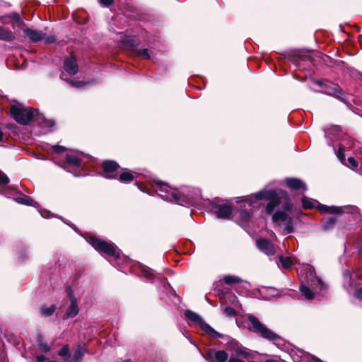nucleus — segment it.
<instances>
[{"label":"nucleus","mask_w":362,"mask_h":362,"mask_svg":"<svg viewBox=\"0 0 362 362\" xmlns=\"http://www.w3.org/2000/svg\"><path fill=\"white\" fill-rule=\"evenodd\" d=\"M9 112L13 119L21 125H28L31 122H41V117L45 119L43 114H41L37 109L31 107H23L13 105Z\"/></svg>","instance_id":"nucleus-1"},{"label":"nucleus","mask_w":362,"mask_h":362,"mask_svg":"<svg viewBox=\"0 0 362 362\" xmlns=\"http://www.w3.org/2000/svg\"><path fill=\"white\" fill-rule=\"evenodd\" d=\"M86 241L98 252L116 259L120 258V250L113 243H109L95 235H89Z\"/></svg>","instance_id":"nucleus-2"},{"label":"nucleus","mask_w":362,"mask_h":362,"mask_svg":"<svg viewBox=\"0 0 362 362\" xmlns=\"http://www.w3.org/2000/svg\"><path fill=\"white\" fill-rule=\"evenodd\" d=\"M86 241L98 252L116 259L120 258V250L113 243H109L95 235H89Z\"/></svg>","instance_id":"nucleus-3"},{"label":"nucleus","mask_w":362,"mask_h":362,"mask_svg":"<svg viewBox=\"0 0 362 362\" xmlns=\"http://www.w3.org/2000/svg\"><path fill=\"white\" fill-rule=\"evenodd\" d=\"M247 320L251 325V327H249L250 332L258 334L263 339L271 341L281 340V337L279 335L264 325L256 316L249 315Z\"/></svg>","instance_id":"nucleus-4"},{"label":"nucleus","mask_w":362,"mask_h":362,"mask_svg":"<svg viewBox=\"0 0 362 362\" xmlns=\"http://www.w3.org/2000/svg\"><path fill=\"white\" fill-rule=\"evenodd\" d=\"M256 200L265 199L269 201L265 207V212L268 215H273L276 207L281 204V197L276 190L271 189L269 190H262L254 194Z\"/></svg>","instance_id":"nucleus-5"},{"label":"nucleus","mask_w":362,"mask_h":362,"mask_svg":"<svg viewBox=\"0 0 362 362\" xmlns=\"http://www.w3.org/2000/svg\"><path fill=\"white\" fill-rule=\"evenodd\" d=\"M184 315L187 320L197 324L201 329L203 330L207 335L214 338L223 339L225 337L224 334L216 331L197 313L187 309L184 311Z\"/></svg>","instance_id":"nucleus-6"},{"label":"nucleus","mask_w":362,"mask_h":362,"mask_svg":"<svg viewBox=\"0 0 362 362\" xmlns=\"http://www.w3.org/2000/svg\"><path fill=\"white\" fill-rule=\"evenodd\" d=\"M222 202L219 198H215L209 201V206L217 218L227 219L233 213V206Z\"/></svg>","instance_id":"nucleus-7"},{"label":"nucleus","mask_w":362,"mask_h":362,"mask_svg":"<svg viewBox=\"0 0 362 362\" xmlns=\"http://www.w3.org/2000/svg\"><path fill=\"white\" fill-rule=\"evenodd\" d=\"M224 336L223 339H228L225 346L228 350L232 351L231 356H234L238 358H249L252 356L249 349L243 346L238 341L228 335Z\"/></svg>","instance_id":"nucleus-8"},{"label":"nucleus","mask_w":362,"mask_h":362,"mask_svg":"<svg viewBox=\"0 0 362 362\" xmlns=\"http://www.w3.org/2000/svg\"><path fill=\"white\" fill-rule=\"evenodd\" d=\"M102 171L98 175L108 180L117 179L118 170L121 168L119 164L114 160H105L100 164Z\"/></svg>","instance_id":"nucleus-9"},{"label":"nucleus","mask_w":362,"mask_h":362,"mask_svg":"<svg viewBox=\"0 0 362 362\" xmlns=\"http://www.w3.org/2000/svg\"><path fill=\"white\" fill-rule=\"evenodd\" d=\"M318 92L336 98L344 103H347L346 93L342 90L339 84L334 83L332 81H327L323 89Z\"/></svg>","instance_id":"nucleus-10"},{"label":"nucleus","mask_w":362,"mask_h":362,"mask_svg":"<svg viewBox=\"0 0 362 362\" xmlns=\"http://www.w3.org/2000/svg\"><path fill=\"white\" fill-rule=\"evenodd\" d=\"M272 221L274 223L279 222H286L284 230L286 233L289 234L294 232L295 223L293 217L290 216L285 211H276L272 217Z\"/></svg>","instance_id":"nucleus-11"},{"label":"nucleus","mask_w":362,"mask_h":362,"mask_svg":"<svg viewBox=\"0 0 362 362\" xmlns=\"http://www.w3.org/2000/svg\"><path fill=\"white\" fill-rule=\"evenodd\" d=\"M203 357L209 362H227L228 361V354L224 350H217L216 349H209Z\"/></svg>","instance_id":"nucleus-12"},{"label":"nucleus","mask_w":362,"mask_h":362,"mask_svg":"<svg viewBox=\"0 0 362 362\" xmlns=\"http://www.w3.org/2000/svg\"><path fill=\"white\" fill-rule=\"evenodd\" d=\"M284 184L291 190H302L303 192L308 190L306 183L300 178L286 177L284 179Z\"/></svg>","instance_id":"nucleus-13"},{"label":"nucleus","mask_w":362,"mask_h":362,"mask_svg":"<svg viewBox=\"0 0 362 362\" xmlns=\"http://www.w3.org/2000/svg\"><path fill=\"white\" fill-rule=\"evenodd\" d=\"M256 245L261 252L268 256H272L276 252L273 243L267 238H259L257 239Z\"/></svg>","instance_id":"nucleus-14"},{"label":"nucleus","mask_w":362,"mask_h":362,"mask_svg":"<svg viewBox=\"0 0 362 362\" xmlns=\"http://www.w3.org/2000/svg\"><path fill=\"white\" fill-rule=\"evenodd\" d=\"M64 69L67 73L71 75H76L78 73V66L74 52H71L70 57L64 59Z\"/></svg>","instance_id":"nucleus-15"},{"label":"nucleus","mask_w":362,"mask_h":362,"mask_svg":"<svg viewBox=\"0 0 362 362\" xmlns=\"http://www.w3.org/2000/svg\"><path fill=\"white\" fill-rule=\"evenodd\" d=\"M152 187L156 188L158 194L163 199L168 200L170 198V193L172 192L170 187L162 181H153Z\"/></svg>","instance_id":"nucleus-16"},{"label":"nucleus","mask_w":362,"mask_h":362,"mask_svg":"<svg viewBox=\"0 0 362 362\" xmlns=\"http://www.w3.org/2000/svg\"><path fill=\"white\" fill-rule=\"evenodd\" d=\"M82 159L70 154H66L65 157V163L62 165V168L67 172H71L70 168H80L82 165Z\"/></svg>","instance_id":"nucleus-17"},{"label":"nucleus","mask_w":362,"mask_h":362,"mask_svg":"<svg viewBox=\"0 0 362 362\" xmlns=\"http://www.w3.org/2000/svg\"><path fill=\"white\" fill-rule=\"evenodd\" d=\"M87 352L85 344H78L76 349L70 354L69 358H65L66 362H77L81 359Z\"/></svg>","instance_id":"nucleus-18"},{"label":"nucleus","mask_w":362,"mask_h":362,"mask_svg":"<svg viewBox=\"0 0 362 362\" xmlns=\"http://www.w3.org/2000/svg\"><path fill=\"white\" fill-rule=\"evenodd\" d=\"M280 197H281L282 210H278L277 211H285L286 214L291 212L293 209V204L291 200L288 193L285 190H281Z\"/></svg>","instance_id":"nucleus-19"},{"label":"nucleus","mask_w":362,"mask_h":362,"mask_svg":"<svg viewBox=\"0 0 362 362\" xmlns=\"http://www.w3.org/2000/svg\"><path fill=\"white\" fill-rule=\"evenodd\" d=\"M25 37H28L33 42H38L45 38L46 33L31 28H25L23 30Z\"/></svg>","instance_id":"nucleus-20"},{"label":"nucleus","mask_w":362,"mask_h":362,"mask_svg":"<svg viewBox=\"0 0 362 362\" xmlns=\"http://www.w3.org/2000/svg\"><path fill=\"white\" fill-rule=\"evenodd\" d=\"M140 40L135 37L125 35L122 39V45L127 48L130 49L132 53H134V49H136V47L139 45Z\"/></svg>","instance_id":"nucleus-21"},{"label":"nucleus","mask_w":362,"mask_h":362,"mask_svg":"<svg viewBox=\"0 0 362 362\" xmlns=\"http://www.w3.org/2000/svg\"><path fill=\"white\" fill-rule=\"evenodd\" d=\"M70 305L68 307L63 319L73 318L76 316L79 312L77 300H71Z\"/></svg>","instance_id":"nucleus-22"},{"label":"nucleus","mask_w":362,"mask_h":362,"mask_svg":"<svg viewBox=\"0 0 362 362\" xmlns=\"http://www.w3.org/2000/svg\"><path fill=\"white\" fill-rule=\"evenodd\" d=\"M120 169L124 171L119 174L118 173L117 180L122 183H130L134 180L135 177L129 170L122 168Z\"/></svg>","instance_id":"nucleus-23"},{"label":"nucleus","mask_w":362,"mask_h":362,"mask_svg":"<svg viewBox=\"0 0 362 362\" xmlns=\"http://www.w3.org/2000/svg\"><path fill=\"white\" fill-rule=\"evenodd\" d=\"M14 33L8 28L0 25V40L8 42L15 40Z\"/></svg>","instance_id":"nucleus-24"},{"label":"nucleus","mask_w":362,"mask_h":362,"mask_svg":"<svg viewBox=\"0 0 362 362\" xmlns=\"http://www.w3.org/2000/svg\"><path fill=\"white\" fill-rule=\"evenodd\" d=\"M170 198L168 199V201L174 202L175 203L182 206L187 203L185 196L179 192L172 191L170 193Z\"/></svg>","instance_id":"nucleus-25"},{"label":"nucleus","mask_w":362,"mask_h":362,"mask_svg":"<svg viewBox=\"0 0 362 362\" xmlns=\"http://www.w3.org/2000/svg\"><path fill=\"white\" fill-rule=\"evenodd\" d=\"M289 61L295 64L296 66H299L300 61H313V58L306 54H294L292 56L289 57Z\"/></svg>","instance_id":"nucleus-26"},{"label":"nucleus","mask_w":362,"mask_h":362,"mask_svg":"<svg viewBox=\"0 0 362 362\" xmlns=\"http://www.w3.org/2000/svg\"><path fill=\"white\" fill-rule=\"evenodd\" d=\"M36 342L40 350L44 353H47L50 351L51 348L47 344L42 334H38L36 338Z\"/></svg>","instance_id":"nucleus-27"},{"label":"nucleus","mask_w":362,"mask_h":362,"mask_svg":"<svg viewBox=\"0 0 362 362\" xmlns=\"http://www.w3.org/2000/svg\"><path fill=\"white\" fill-rule=\"evenodd\" d=\"M19 193L21 196L14 198L15 202L17 203L26 206H33L34 203L36 204V202L28 196L21 193V192H19Z\"/></svg>","instance_id":"nucleus-28"},{"label":"nucleus","mask_w":362,"mask_h":362,"mask_svg":"<svg viewBox=\"0 0 362 362\" xmlns=\"http://www.w3.org/2000/svg\"><path fill=\"white\" fill-rule=\"evenodd\" d=\"M337 223V218L334 216H331L327 218H324L321 221V226L324 230H327L333 228Z\"/></svg>","instance_id":"nucleus-29"},{"label":"nucleus","mask_w":362,"mask_h":362,"mask_svg":"<svg viewBox=\"0 0 362 362\" xmlns=\"http://www.w3.org/2000/svg\"><path fill=\"white\" fill-rule=\"evenodd\" d=\"M315 202L318 203V201L310 199V198L306 197L305 195H303L301 197L302 207L305 210L313 209L314 208L316 209V206H315V204H314Z\"/></svg>","instance_id":"nucleus-30"},{"label":"nucleus","mask_w":362,"mask_h":362,"mask_svg":"<svg viewBox=\"0 0 362 362\" xmlns=\"http://www.w3.org/2000/svg\"><path fill=\"white\" fill-rule=\"evenodd\" d=\"M299 290L301 292L302 295L303 296H305V298H307L308 300H311V299H313L315 298V293L307 286H305V285L302 284L300 286Z\"/></svg>","instance_id":"nucleus-31"},{"label":"nucleus","mask_w":362,"mask_h":362,"mask_svg":"<svg viewBox=\"0 0 362 362\" xmlns=\"http://www.w3.org/2000/svg\"><path fill=\"white\" fill-rule=\"evenodd\" d=\"M56 308V305L54 304L51 305L49 307L43 305L40 308V313L42 316L50 317L54 314Z\"/></svg>","instance_id":"nucleus-32"},{"label":"nucleus","mask_w":362,"mask_h":362,"mask_svg":"<svg viewBox=\"0 0 362 362\" xmlns=\"http://www.w3.org/2000/svg\"><path fill=\"white\" fill-rule=\"evenodd\" d=\"M279 260L284 269H290L293 264L292 260L289 257H284V255L279 256Z\"/></svg>","instance_id":"nucleus-33"},{"label":"nucleus","mask_w":362,"mask_h":362,"mask_svg":"<svg viewBox=\"0 0 362 362\" xmlns=\"http://www.w3.org/2000/svg\"><path fill=\"white\" fill-rule=\"evenodd\" d=\"M223 281L226 284L230 286L235 284H239L243 281V280L240 277L231 275L225 276L223 278Z\"/></svg>","instance_id":"nucleus-34"},{"label":"nucleus","mask_w":362,"mask_h":362,"mask_svg":"<svg viewBox=\"0 0 362 362\" xmlns=\"http://www.w3.org/2000/svg\"><path fill=\"white\" fill-rule=\"evenodd\" d=\"M133 54L134 55L144 59H151V56L148 53V50L146 48L140 49H134Z\"/></svg>","instance_id":"nucleus-35"},{"label":"nucleus","mask_w":362,"mask_h":362,"mask_svg":"<svg viewBox=\"0 0 362 362\" xmlns=\"http://www.w3.org/2000/svg\"><path fill=\"white\" fill-rule=\"evenodd\" d=\"M345 208H346L345 206H328V211H329L327 214H342V213L345 212V211H344Z\"/></svg>","instance_id":"nucleus-36"},{"label":"nucleus","mask_w":362,"mask_h":362,"mask_svg":"<svg viewBox=\"0 0 362 362\" xmlns=\"http://www.w3.org/2000/svg\"><path fill=\"white\" fill-rule=\"evenodd\" d=\"M240 215L243 221H247L252 216V212L247 209H240Z\"/></svg>","instance_id":"nucleus-37"},{"label":"nucleus","mask_w":362,"mask_h":362,"mask_svg":"<svg viewBox=\"0 0 362 362\" xmlns=\"http://www.w3.org/2000/svg\"><path fill=\"white\" fill-rule=\"evenodd\" d=\"M58 354L62 357L69 358L70 356L69 346L68 344H65L59 351Z\"/></svg>","instance_id":"nucleus-38"},{"label":"nucleus","mask_w":362,"mask_h":362,"mask_svg":"<svg viewBox=\"0 0 362 362\" xmlns=\"http://www.w3.org/2000/svg\"><path fill=\"white\" fill-rule=\"evenodd\" d=\"M223 314L227 317H235L238 315V312L232 307H226L223 310Z\"/></svg>","instance_id":"nucleus-39"},{"label":"nucleus","mask_w":362,"mask_h":362,"mask_svg":"<svg viewBox=\"0 0 362 362\" xmlns=\"http://www.w3.org/2000/svg\"><path fill=\"white\" fill-rule=\"evenodd\" d=\"M7 18L11 19L13 21L19 23L21 22V18L18 13L17 12H12L6 16Z\"/></svg>","instance_id":"nucleus-40"},{"label":"nucleus","mask_w":362,"mask_h":362,"mask_svg":"<svg viewBox=\"0 0 362 362\" xmlns=\"http://www.w3.org/2000/svg\"><path fill=\"white\" fill-rule=\"evenodd\" d=\"M316 209L322 214H327L329 211H328V206L320 204L318 202V205L316 206Z\"/></svg>","instance_id":"nucleus-41"},{"label":"nucleus","mask_w":362,"mask_h":362,"mask_svg":"<svg viewBox=\"0 0 362 362\" xmlns=\"http://www.w3.org/2000/svg\"><path fill=\"white\" fill-rule=\"evenodd\" d=\"M10 182V180L8 177L2 171H0V185H6L8 184Z\"/></svg>","instance_id":"nucleus-42"},{"label":"nucleus","mask_w":362,"mask_h":362,"mask_svg":"<svg viewBox=\"0 0 362 362\" xmlns=\"http://www.w3.org/2000/svg\"><path fill=\"white\" fill-rule=\"evenodd\" d=\"M40 121L41 122H37L38 124H44L45 126L48 127H52L53 126H54L55 124V122L54 120H52V119H47L45 117V119H40Z\"/></svg>","instance_id":"nucleus-43"},{"label":"nucleus","mask_w":362,"mask_h":362,"mask_svg":"<svg viewBox=\"0 0 362 362\" xmlns=\"http://www.w3.org/2000/svg\"><path fill=\"white\" fill-rule=\"evenodd\" d=\"M52 149L54 151V153H57V154H60L63 152H64L65 151H66V148L63 146H60V145H54L52 146Z\"/></svg>","instance_id":"nucleus-44"},{"label":"nucleus","mask_w":362,"mask_h":362,"mask_svg":"<svg viewBox=\"0 0 362 362\" xmlns=\"http://www.w3.org/2000/svg\"><path fill=\"white\" fill-rule=\"evenodd\" d=\"M71 84L74 87L81 88L84 87L86 85V83L82 81H71Z\"/></svg>","instance_id":"nucleus-45"},{"label":"nucleus","mask_w":362,"mask_h":362,"mask_svg":"<svg viewBox=\"0 0 362 362\" xmlns=\"http://www.w3.org/2000/svg\"><path fill=\"white\" fill-rule=\"evenodd\" d=\"M45 40V43L47 45H50L57 41V37L55 35L45 36L43 39Z\"/></svg>","instance_id":"nucleus-46"},{"label":"nucleus","mask_w":362,"mask_h":362,"mask_svg":"<svg viewBox=\"0 0 362 362\" xmlns=\"http://www.w3.org/2000/svg\"><path fill=\"white\" fill-rule=\"evenodd\" d=\"M353 296L356 299L362 300V286L356 288Z\"/></svg>","instance_id":"nucleus-47"},{"label":"nucleus","mask_w":362,"mask_h":362,"mask_svg":"<svg viewBox=\"0 0 362 362\" xmlns=\"http://www.w3.org/2000/svg\"><path fill=\"white\" fill-rule=\"evenodd\" d=\"M337 157L341 162H343L345 160L344 149L341 146L339 147L338 149Z\"/></svg>","instance_id":"nucleus-48"},{"label":"nucleus","mask_w":362,"mask_h":362,"mask_svg":"<svg viewBox=\"0 0 362 362\" xmlns=\"http://www.w3.org/2000/svg\"><path fill=\"white\" fill-rule=\"evenodd\" d=\"M66 292L70 300L76 299V298L75 297V296L74 294V291L70 286H68L66 288Z\"/></svg>","instance_id":"nucleus-49"},{"label":"nucleus","mask_w":362,"mask_h":362,"mask_svg":"<svg viewBox=\"0 0 362 362\" xmlns=\"http://www.w3.org/2000/svg\"><path fill=\"white\" fill-rule=\"evenodd\" d=\"M142 274H143L144 276L148 279H154V274L148 270H146V269L143 270Z\"/></svg>","instance_id":"nucleus-50"},{"label":"nucleus","mask_w":362,"mask_h":362,"mask_svg":"<svg viewBox=\"0 0 362 362\" xmlns=\"http://www.w3.org/2000/svg\"><path fill=\"white\" fill-rule=\"evenodd\" d=\"M99 3L105 7H110L112 4H113L115 0H98Z\"/></svg>","instance_id":"nucleus-51"},{"label":"nucleus","mask_w":362,"mask_h":362,"mask_svg":"<svg viewBox=\"0 0 362 362\" xmlns=\"http://www.w3.org/2000/svg\"><path fill=\"white\" fill-rule=\"evenodd\" d=\"M328 80H318V79H316V80H314L313 81V83L315 84V85H317L319 86H320L321 88H324L325 83L327 82Z\"/></svg>","instance_id":"nucleus-52"},{"label":"nucleus","mask_w":362,"mask_h":362,"mask_svg":"<svg viewBox=\"0 0 362 362\" xmlns=\"http://www.w3.org/2000/svg\"><path fill=\"white\" fill-rule=\"evenodd\" d=\"M348 162L353 168L358 166V161L354 157H349Z\"/></svg>","instance_id":"nucleus-53"},{"label":"nucleus","mask_w":362,"mask_h":362,"mask_svg":"<svg viewBox=\"0 0 362 362\" xmlns=\"http://www.w3.org/2000/svg\"><path fill=\"white\" fill-rule=\"evenodd\" d=\"M227 362H245V361L241 360L240 358H238L237 357H235L234 356H230Z\"/></svg>","instance_id":"nucleus-54"},{"label":"nucleus","mask_w":362,"mask_h":362,"mask_svg":"<svg viewBox=\"0 0 362 362\" xmlns=\"http://www.w3.org/2000/svg\"><path fill=\"white\" fill-rule=\"evenodd\" d=\"M47 360V358H46L44 355H40L37 356V362H45Z\"/></svg>","instance_id":"nucleus-55"},{"label":"nucleus","mask_w":362,"mask_h":362,"mask_svg":"<svg viewBox=\"0 0 362 362\" xmlns=\"http://www.w3.org/2000/svg\"><path fill=\"white\" fill-rule=\"evenodd\" d=\"M225 295H226V293L223 290L219 289L218 291V296L219 297L220 299L224 298Z\"/></svg>","instance_id":"nucleus-56"},{"label":"nucleus","mask_w":362,"mask_h":362,"mask_svg":"<svg viewBox=\"0 0 362 362\" xmlns=\"http://www.w3.org/2000/svg\"><path fill=\"white\" fill-rule=\"evenodd\" d=\"M243 202H246L247 203H248L250 206H253L254 202L252 201L251 197L250 198H245V199H243Z\"/></svg>","instance_id":"nucleus-57"},{"label":"nucleus","mask_w":362,"mask_h":362,"mask_svg":"<svg viewBox=\"0 0 362 362\" xmlns=\"http://www.w3.org/2000/svg\"><path fill=\"white\" fill-rule=\"evenodd\" d=\"M311 358L315 362H325L322 360H321L320 358H318L315 356H312Z\"/></svg>","instance_id":"nucleus-58"},{"label":"nucleus","mask_w":362,"mask_h":362,"mask_svg":"<svg viewBox=\"0 0 362 362\" xmlns=\"http://www.w3.org/2000/svg\"><path fill=\"white\" fill-rule=\"evenodd\" d=\"M311 358L315 362H325L322 360H321L320 358H318L315 356H312Z\"/></svg>","instance_id":"nucleus-59"},{"label":"nucleus","mask_w":362,"mask_h":362,"mask_svg":"<svg viewBox=\"0 0 362 362\" xmlns=\"http://www.w3.org/2000/svg\"><path fill=\"white\" fill-rule=\"evenodd\" d=\"M136 184L138 185V187L141 189V191L146 192L145 186L143 184H139V183H136Z\"/></svg>","instance_id":"nucleus-60"},{"label":"nucleus","mask_w":362,"mask_h":362,"mask_svg":"<svg viewBox=\"0 0 362 362\" xmlns=\"http://www.w3.org/2000/svg\"><path fill=\"white\" fill-rule=\"evenodd\" d=\"M265 362H279V361L275 359H267L265 361Z\"/></svg>","instance_id":"nucleus-61"},{"label":"nucleus","mask_w":362,"mask_h":362,"mask_svg":"<svg viewBox=\"0 0 362 362\" xmlns=\"http://www.w3.org/2000/svg\"><path fill=\"white\" fill-rule=\"evenodd\" d=\"M74 175L76 177L80 176L81 175L79 173H77L76 172L73 173Z\"/></svg>","instance_id":"nucleus-62"},{"label":"nucleus","mask_w":362,"mask_h":362,"mask_svg":"<svg viewBox=\"0 0 362 362\" xmlns=\"http://www.w3.org/2000/svg\"><path fill=\"white\" fill-rule=\"evenodd\" d=\"M346 272L347 273L348 276H349V278L351 279V273L349 272V271H346Z\"/></svg>","instance_id":"nucleus-63"},{"label":"nucleus","mask_w":362,"mask_h":362,"mask_svg":"<svg viewBox=\"0 0 362 362\" xmlns=\"http://www.w3.org/2000/svg\"><path fill=\"white\" fill-rule=\"evenodd\" d=\"M122 362H132L130 359H126L123 361Z\"/></svg>","instance_id":"nucleus-64"}]
</instances>
